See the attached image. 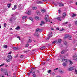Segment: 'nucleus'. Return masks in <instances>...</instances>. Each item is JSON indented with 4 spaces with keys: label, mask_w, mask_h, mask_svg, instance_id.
<instances>
[{
    "label": "nucleus",
    "mask_w": 77,
    "mask_h": 77,
    "mask_svg": "<svg viewBox=\"0 0 77 77\" xmlns=\"http://www.w3.org/2000/svg\"><path fill=\"white\" fill-rule=\"evenodd\" d=\"M29 44H27L25 45V47H28V46H29Z\"/></svg>",
    "instance_id": "nucleus-35"
},
{
    "label": "nucleus",
    "mask_w": 77,
    "mask_h": 77,
    "mask_svg": "<svg viewBox=\"0 0 77 77\" xmlns=\"http://www.w3.org/2000/svg\"><path fill=\"white\" fill-rule=\"evenodd\" d=\"M62 65L64 66H66V64L65 63H63Z\"/></svg>",
    "instance_id": "nucleus-25"
},
{
    "label": "nucleus",
    "mask_w": 77,
    "mask_h": 77,
    "mask_svg": "<svg viewBox=\"0 0 77 77\" xmlns=\"http://www.w3.org/2000/svg\"><path fill=\"white\" fill-rule=\"evenodd\" d=\"M68 26H69V27H71V24L70 23H69L68 24Z\"/></svg>",
    "instance_id": "nucleus-45"
},
{
    "label": "nucleus",
    "mask_w": 77,
    "mask_h": 77,
    "mask_svg": "<svg viewBox=\"0 0 77 77\" xmlns=\"http://www.w3.org/2000/svg\"><path fill=\"white\" fill-rule=\"evenodd\" d=\"M36 2L37 4H43L44 3L43 2L40 1H37Z\"/></svg>",
    "instance_id": "nucleus-8"
},
{
    "label": "nucleus",
    "mask_w": 77,
    "mask_h": 77,
    "mask_svg": "<svg viewBox=\"0 0 77 77\" xmlns=\"http://www.w3.org/2000/svg\"><path fill=\"white\" fill-rule=\"evenodd\" d=\"M2 13H4L6 11L5 10H4L3 11H2Z\"/></svg>",
    "instance_id": "nucleus-57"
},
{
    "label": "nucleus",
    "mask_w": 77,
    "mask_h": 77,
    "mask_svg": "<svg viewBox=\"0 0 77 77\" xmlns=\"http://www.w3.org/2000/svg\"><path fill=\"white\" fill-rule=\"evenodd\" d=\"M63 57H62V60L63 62H66V59L63 58Z\"/></svg>",
    "instance_id": "nucleus-16"
},
{
    "label": "nucleus",
    "mask_w": 77,
    "mask_h": 77,
    "mask_svg": "<svg viewBox=\"0 0 77 77\" xmlns=\"http://www.w3.org/2000/svg\"><path fill=\"white\" fill-rule=\"evenodd\" d=\"M74 69H75V67H71L70 68H69L68 69V70L69 71H72L73 70H74Z\"/></svg>",
    "instance_id": "nucleus-2"
},
{
    "label": "nucleus",
    "mask_w": 77,
    "mask_h": 77,
    "mask_svg": "<svg viewBox=\"0 0 77 77\" xmlns=\"http://www.w3.org/2000/svg\"><path fill=\"white\" fill-rule=\"evenodd\" d=\"M12 56L10 55V60H11L12 59Z\"/></svg>",
    "instance_id": "nucleus-47"
},
{
    "label": "nucleus",
    "mask_w": 77,
    "mask_h": 77,
    "mask_svg": "<svg viewBox=\"0 0 77 77\" xmlns=\"http://www.w3.org/2000/svg\"><path fill=\"white\" fill-rule=\"evenodd\" d=\"M27 18V16H23L22 17V19H25L26 18Z\"/></svg>",
    "instance_id": "nucleus-19"
},
{
    "label": "nucleus",
    "mask_w": 77,
    "mask_h": 77,
    "mask_svg": "<svg viewBox=\"0 0 77 77\" xmlns=\"http://www.w3.org/2000/svg\"><path fill=\"white\" fill-rule=\"evenodd\" d=\"M51 70H48V73H50V72H51Z\"/></svg>",
    "instance_id": "nucleus-37"
},
{
    "label": "nucleus",
    "mask_w": 77,
    "mask_h": 77,
    "mask_svg": "<svg viewBox=\"0 0 77 77\" xmlns=\"http://www.w3.org/2000/svg\"><path fill=\"white\" fill-rule=\"evenodd\" d=\"M7 7L8 8H10V4H8L7 5Z\"/></svg>",
    "instance_id": "nucleus-38"
},
{
    "label": "nucleus",
    "mask_w": 77,
    "mask_h": 77,
    "mask_svg": "<svg viewBox=\"0 0 77 77\" xmlns=\"http://www.w3.org/2000/svg\"><path fill=\"white\" fill-rule=\"evenodd\" d=\"M17 38H18L19 39V40L20 41V37L19 36H17Z\"/></svg>",
    "instance_id": "nucleus-55"
},
{
    "label": "nucleus",
    "mask_w": 77,
    "mask_h": 77,
    "mask_svg": "<svg viewBox=\"0 0 77 77\" xmlns=\"http://www.w3.org/2000/svg\"><path fill=\"white\" fill-rule=\"evenodd\" d=\"M7 57V58L6 59V61L7 62H10V55H8Z\"/></svg>",
    "instance_id": "nucleus-4"
},
{
    "label": "nucleus",
    "mask_w": 77,
    "mask_h": 77,
    "mask_svg": "<svg viewBox=\"0 0 77 77\" xmlns=\"http://www.w3.org/2000/svg\"><path fill=\"white\" fill-rule=\"evenodd\" d=\"M27 74L28 76H29L30 75V73H27Z\"/></svg>",
    "instance_id": "nucleus-60"
},
{
    "label": "nucleus",
    "mask_w": 77,
    "mask_h": 77,
    "mask_svg": "<svg viewBox=\"0 0 77 77\" xmlns=\"http://www.w3.org/2000/svg\"><path fill=\"white\" fill-rule=\"evenodd\" d=\"M59 72H60V73H63V72H62V70H59Z\"/></svg>",
    "instance_id": "nucleus-44"
},
{
    "label": "nucleus",
    "mask_w": 77,
    "mask_h": 77,
    "mask_svg": "<svg viewBox=\"0 0 77 77\" xmlns=\"http://www.w3.org/2000/svg\"><path fill=\"white\" fill-rule=\"evenodd\" d=\"M15 74H16L15 73H13V77H15Z\"/></svg>",
    "instance_id": "nucleus-52"
},
{
    "label": "nucleus",
    "mask_w": 77,
    "mask_h": 77,
    "mask_svg": "<svg viewBox=\"0 0 77 77\" xmlns=\"http://www.w3.org/2000/svg\"><path fill=\"white\" fill-rule=\"evenodd\" d=\"M37 9V7H32V9L33 10H36Z\"/></svg>",
    "instance_id": "nucleus-23"
},
{
    "label": "nucleus",
    "mask_w": 77,
    "mask_h": 77,
    "mask_svg": "<svg viewBox=\"0 0 77 77\" xmlns=\"http://www.w3.org/2000/svg\"><path fill=\"white\" fill-rule=\"evenodd\" d=\"M32 74H35V72H33L32 73Z\"/></svg>",
    "instance_id": "nucleus-54"
},
{
    "label": "nucleus",
    "mask_w": 77,
    "mask_h": 77,
    "mask_svg": "<svg viewBox=\"0 0 77 77\" xmlns=\"http://www.w3.org/2000/svg\"><path fill=\"white\" fill-rule=\"evenodd\" d=\"M4 47L5 48H7V47H8V46L5 45L4 46Z\"/></svg>",
    "instance_id": "nucleus-56"
},
{
    "label": "nucleus",
    "mask_w": 77,
    "mask_h": 77,
    "mask_svg": "<svg viewBox=\"0 0 77 77\" xmlns=\"http://www.w3.org/2000/svg\"><path fill=\"white\" fill-rule=\"evenodd\" d=\"M69 62L70 65H72L73 63L71 61L69 60Z\"/></svg>",
    "instance_id": "nucleus-18"
},
{
    "label": "nucleus",
    "mask_w": 77,
    "mask_h": 77,
    "mask_svg": "<svg viewBox=\"0 0 77 77\" xmlns=\"http://www.w3.org/2000/svg\"><path fill=\"white\" fill-rule=\"evenodd\" d=\"M63 18H65V17H57V19L60 21H61V20H62V19H63Z\"/></svg>",
    "instance_id": "nucleus-3"
},
{
    "label": "nucleus",
    "mask_w": 77,
    "mask_h": 77,
    "mask_svg": "<svg viewBox=\"0 0 77 77\" xmlns=\"http://www.w3.org/2000/svg\"><path fill=\"white\" fill-rule=\"evenodd\" d=\"M68 37H69V35L68 34L65 35V38H68Z\"/></svg>",
    "instance_id": "nucleus-24"
},
{
    "label": "nucleus",
    "mask_w": 77,
    "mask_h": 77,
    "mask_svg": "<svg viewBox=\"0 0 77 77\" xmlns=\"http://www.w3.org/2000/svg\"><path fill=\"white\" fill-rule=\"evenodd\" d=\"M4 26L5 27H6V26H7V24L6 23H4Z\"/></svg>",
    "instance_id": "nucleus-29"
},
{
    "label": "nucleus",
    "mask_w": 77,
    "mask_h": 77,
    "mask_svg": "<svg viewBox=\"0 0 77 77\" xmlns=\"http://www.w3.org/2000/svg\"><path fill=\"white\" fill-rule=\"evenodd\" d=\"M35 19L36 20H41V18L38 17V16H36L35 17Z\"/></svg>",
    "instance_id": "nucleus-7"
},
{
    "label": "nucleus",
    "mask_w": 77,
    "mask_h": 77,
    "mask_svg": "<svg viewBox=\"0 0 77 77\" xmlns=\"http://www.w3.org/2000/svg\"><path fill=\"white\" fill-rule=\"evenodd\" d=\"M27 14L28 15H30L31 14V11H29L28 13H27Z\"/></svg>",
    "instance_id": "nucleus-17"
},
{
    "label": "nucleus",
    "mask_w": 77,
    "mask_h": 77,
    "mask_svg": "<svg viewBox=\"0 0 77 77\" xmlns=\"http://www.w3.org/2000/svg\"><path fill=\"white\" fill-rule=\"evenodd\" d=\"M63 29L62 28L61 29H60V32H61L62 31H63Z\"/></svg>",
    "instance_id": "nucleus-50"
},
{
    "label": "nucleus",
    "mask_w": 77,
    "mask_h": 77,
    "mask_svg": "<svg viewBox=\"0 0 77 77\" xmlns=\"http://www.w3.org/2000/svg\"><path fill=\"white\" fill-rule=\"evenodd\" d=\"M65 50H63L61 51V53L62 54H65Z\"/></svg>",
    "instance_id": "nucleus-9"
},
{
    "label": "nucleus",
    "mask_w": 77,
    "mask_h": 77,
    "mask_svg": "<svg viewBox=\"0 0 77 77\" xmlns=\"http://www.w3.org/2000/svg\"><path fill=\"white\" fill-rule=\"evenodd\" d=\"M34 36H39V34L38 33H35L34 34Z\"/></svg>",
    "instance_id": "nucleus-20"
},
{
    "label": "nucleus",
    "mask_w": 77,
    "mask_h": 77,
    "mask_svg": "<svg viewBox=\"0 0 77 77\" xmlns=\"http://www.w3.org/2000/svg\"><path fill=\"white\" fill-rule=\"evenodd\" d=\"M16 30H18L20 29V28L19 26H17L16 28H15Z\"/></svg>",
    "instance_id": "nucleus-28"
},
{
    "label": "nucleus",
    "mask_w": 77,
    "mask_h": 77,
    "mask_svg": "<svg viewBox=\"0 0 77 77\" xmlns=\"http://www.w3.org/2000/svg\"><path fill=\"white\" fill-rule=\"evenodd\" d=\"M42 1H43V2H47V0H42Z\"/></svg>",
    "instance_id": "nucleus-61"
},
{
    "label": "nucleus",
    "mask_w": 77,
    "mask_h": 77,
    "mask_svg": "<svg viewBox=\"0 0 77 77\" xmlns=\"http://www.w3.org/2000/svg\"><path fill=\"white\" fill-rule=\"evenodd\" d=\"M36 13L37 14V15H39V11H36Z\"/></svg>",
    "instance_id": "nucleus-31"
},
{
    "label": "nucleus",
    "mask_w": 77,
    "mask_h": 77,
    "mask_svg": "<svg viewBox=\"0 0 77 77\" xmlns=\"http://www.w3.org/2000/svg\"><path fill=\"white\" fill-rule=\"evenodd\" d=\"M56 29L57 30H59V28H56Z\"/></svg>",
    "instance_id": "nucleus-64"
},
{
    "label": "nucleus",
    "mask_w": 77,
    "mask_h": 77,
    "mask_svg": "<svg viewBox=\"0 0 77 77\" xmlns=\"http://www.w3.org/2000/svg\"><path fill=\"white\" fill-rule=\"evenodd\" d=\"M4 65V64H2L1 65H0V67H1V66H3Z\"/></svg>",
    "instance_id": "nucleus-49"
},
{
    "label": "nucleus",
    "mask_w": 77,
    "mask_h": 77,
    "mask_svg": "<svg viewBox=\"0 0 77 77\" xmlns=\"http://www.w3.org/2000/svg\"><path fill=\"white\" fill-rule=\"evenodd\" d=\"M45 46H43L41 47L40 48L41 50H44V49H45Z\"/></svg>",
    "instance_id": "nucleus-27"
},
{
    "label": "nucleus",
    "mask_w": 77,
    "mask_h": 77,
    "mask_svg": "<svg viewBox=\"0 0 77 77\" xmlns=\"http://www.w3.org/2000/svg\"><path fill=\"white\" fill-rule=\"evenodd\" d=\"M29 19L30 20H31V21H33V20L32 17H30L29 18Z\"/></svg>",
    "instance_id": "nucleus-30"
},
{
    "label": "nucleus",
    "mask_w": 77,
    "mask_h": 77,
    "mask_svg": "<svg viewBox=\"0 0 77 77\" xmlns=\"http://www.w3.org/2000/svg\"><path fill=\"white\" fill-rule=\"evenodd\" d=\"M30 39H31V37H29V40L28 41V42H32V40Z\"/></svg>",
    "instance_id": "nucleus-14"
},
{
    "label": "nucleus",
    "mask_w": 77,
    "mask_h": 77,
    "mask_svg": "<svg viewBox=\"0 0 77 77\" xmlns=\"http://www.w3.org/2000/svg\"><path fill=\"white\" fill-rule=\"evenodd\" d=\"M39 28H38L36 29V30L35 31V32H38V33H39Z\"/></svg>",
    "instance_id": "nucleus-26"
},
{
    "label": "nucleus",
    "mask_w": 77,
    "mask_h": 77,
    "mask_svg": "<svg viewBox=\"0 0 77 77\" xmlns=\"http://www.w3.org/2000/svg\"><path fill=\"white\" fill-rule=\"evenodd\" d=\"M36 74H35L32 75L33 77H36Z\"/></svg>",
    "instance_id": "nucleus-40"
},
{
    "label": "nucleus",
    "mask_w": 77,
    "mask_h": 77,
    "mask_svg": "<svg viewBox=\"0 0 77 77\" xmlns=\"http://www.w3.org/2000/svg\"><path fill=\"white\" fill-rule=\"evenodd\" d=\"M63 29L62 28L61 29H60V32H61L62 31H63Z\"/></svg>",
    "instance_id": "nucleus-51"
},
{
    "label": "nucleus",
    "mask_w": 77,
    "mask_h": 77,
    "mask_svg": "<svg viewBox=\"0 0 77 77\" xmlns=\"http://www.w3.org/2000/svg\"><path fill=\"white\" fill-rule=\"evenodd\" d=\"M69 59H66V62H69Z\"/></svg>",
    "instance_id": "nucleus-39"
},
{
    "label": "nucleus",
    "mask_w": 77,
    "mask_h": 77,
    "mask_svg": "<svg viewBox=\"0 0 77 77\" xmlns=\"http://www.w3.org/2000/svg\"><path fill=\"white\" fill-rule=\"evenodd\" d=\"M56 41H54L52 42V44H55V43H56Z\"/></svg>",
    "instance_id": "nucleus-43"
},
{
    "label": "nucleus",
    "mask_w": 77,
    "mask_h": 77,
    "mask_svg": "<svg viewBox=\"0 0 77 77\" xmlns=\"http://www.w3.org/2000/svg\"><path fill=\"white\" fill-rule=\"evenodd\" d=\"M60 47H63V45H60Z\"/></svg>",
    "instance_id": "nucleus-63"
},
{
    "label": "nucleus",
    "mask_w": 77,
    "mask_h": 77,
    "mask_svg": "<svg viewBox=\"0 0 77 77\" xmlns=\"http://www.w3.org/2000/svg\"><path fill=\"white\" fill-rule=\"evenodd\" d=\"M57 69H58V68H56V69H54V71H55L56 70H57Z\"/></svg>",
    "instance_id": "nucleus-53"
},
{
    "label": "nucleus",
    "mask_w": 77,
    "mask_h": 77,
    "mask_svg": "<svg viewBox=\"0 0 77 77\" xmlns=\"http://www.w3.org/2000/svg\"><path fill=\"white\" fill-rule=\"evenodd\" d=\"M60 12H61V11H60V10H58V13H59V14H60Z\"/></svg>",
    "instance_id": "nucleus-48"
},
{
    "label": "nucleus",
    "mask_w": 77,
    "mask_h": 77,
    "mask_svg": "<svg viewBox=\"0 0 77 77\" xmlns=\"http://www.w3.org/2000/svg\"><path fill=\"white\" fill-rule=\"evenodd\" d=\"M44 24V22L43 21H41V23L40 24V26H42V24Z\"/></svg>",
    "instance_id": "nucleus-21"
},
{
    "label": "nucleus",
    "mask_w": 77,
    "mask_h": 77,
    "mask_svg": "<svg viewBox=\"0 0 77 77\" xmlns=\"http://www.w3.org/2000/svg\"><path fill=\"white\" fill-rule=\"evenodd\" d=\"M64 43L65 45H66V44H67V42L66 41H65L64 42Z\"/></svg>",
    "instance_id": "nucleus-41"
},
{
    "label": "nucleus",
    "mask_w": 77,
    "mask_h": 77,
    "mask_svg": "<svg viewBox=\"0 0 77 77\" xmlns=\"http://www.w3.org/2000/svg\"><path fill=\"white\" fill-rule=\"evenodd\" d=\"M15 20V17H11L10 19V22H13Z\"/></svg>",
    "instance_id": "nucleus-1"
},
{
    "label": "nucleus",
    "mask_w": 77,
    "mask_h": 77,
    "mask_svg": "<svg viewBox=\"0 0 77 77\" xmlns=\"http://www.w3.org/2000/svg\"><path fill=\"white\" fill-rule=\"evenodd\" d=\"M58 42H59V43H60V42H61V39H58Z\"/></svg>",
    "instance_id": "nucleus-36"
},
{
    "label": "nucleus",
    "mask_w": 77,
    "mask_h": 77,
    "mask_svg": "<svg viewBox=\"0 0 77 77\" xmlns=\"http://www.w3.org/2000/svg\"><path fill=\"white\" fill-rule=\"evenodd\" d=\"M13 49H14V50H18V47H13Z\"/></svg>",
    "instance_id": "nucleus-13"
},
{
    "label": "nucleus",
    "mask_w": 77,
    "mask_h": 77,
    "mask_svg": "<svg viewBox=\"0 0 77 77\" xmlns=\"http://www.w3.org/2000/svg\"><path fill=\"white\" fill-rule=\"evenodd\" d=\"M45 20L47 21L48 20V15H46L45 17Z\"/></svg>",
    "instance_id": "nucleus-5"
},
{
    "label": "nucleus",
    "mask_w": 77,
    "mask_h": 77,
    "mask_svg": "<svg viewBox=\"0 0 77 77\" xmlns=\"http://www.w3.org/2000/svg\"><path fill=\"white\" fill-rule=\"evenodd\" d=\"M75 71L76 73H75V74H77V70H76V69H75Z\"/></svg>",
    "instance_id": "nucleus-42"
},
{
    "label": "nucleus",
    "mask_w": 77,
    "mask_h": 77,
    "mask_svg": "<svg viewBox=\"0 0 77 77\" xmlns=\"http://www.w3.org/2000/svg\"><path fill=\"white\" fill-rule=\"evenodd\" d=\"M69 40H71L72 39V37L71 36L69 37Z\"/></svg>",
    "instance_id": "nucleus-32"
},
{
    "label": "nucleus",
    "mask_w": 77,
    "mask_h": 77,
    "mask_svg": "<svg viewBox=\"0 0 77 77\" xmlns=\"http://www.w3.org/2000/svg\"><path fill=\"white\" fill-rule=\"evenodd\" d=\"M17 9V5H15L14 6V8L12 9V10H15Z\"/></svg>",
    "instance_id": "nucleus-11"
},
{
    "label": "nucleus",
    "mask_w": 77,
    "mask_h": 77,
    "mask_svg": "<svg viewBox=\"0 0 77 77\" xmlns=\"http://www.w3.org/2000/svg\"><path fill=\"white\" fill-rule=\"evenodd\" d=\"M52 35H53L52 34V32H51V34H50L49 35H48V37L47 38V39H48V40L49 39H50V37H52Z\"/></svg>",
    "instance_id": "nucleus-6"
},
{
    "label": "nucleus",
    "mask_w": 77,
    "mask_h": 77,
    "mask_svg": "<svg viewBox=\"0 0 77 77\" xmlns=\"http://www.w3.org/2000/svg\"><path fill=\"white\" fill-rule=\"evenodd\" d=\"M22 6H23V5H20L19 6V7L20 8V9H23V8H21V7Z\"/></svg>",
    "instance_id": "nucleus-12"
},
{
    "label": "nucleus",
    "mask_w": 77,
    "mask_h": 77,
    "mask_svg": "<svg viewBox=\"0 0 77 77\" xmlns=\"http://www.w3.org/2000/svg\"><path fill=\"white\" fill-rule=\"evenodd\" d=\"M66 13H64L63 14V17H65L66 16Z\"/></svg>",
    "instance_id": "nucleus-15"
},
{
    "label": "nucleus",
    "mask_w": 77,
    "mask_h": 77,
    "mask_svg": "<svg viewBox=\"0 0 77 77\" xmlns=\"http://www.w3.org/2000/svg\"><path fill=\"white\" fill-rule=\"evenodd\" d=\"M75 24L76 25L77 24V21H76L75 23Z\"/></svg>",
    "instance_id": "nucleus-62"
},
{
    "label": "nucleus",
    "mask_w": 77,
    "mask_h": 77,
    "mask_svg": "<svg viewBox=\"0 0 77 77\" xmlns=\"http://www.w3.org/2000/svg\"><path fill=\"white\" fill-rule=\"evenodd\" d=\"M4 73L5 74V75H8V72H4Z\"/></svg>",
    "instance_id": "nucleus-33"
},
{
    "label": "nucleus",
    "mask_w": 77,
    "mask_h": 77,
    "mask_svg": "<svg viewBox=\"0 0 77 77\" xmlns=\"http://www.w3.org/2000/svg\"><path fill=\"white\" fill-rule=\"evenodd\" d=\"M23 55H21V56H20V58H23Z\"/></svg>",
    "instance_id": "nucleus-58"
},
{
    "label": "nucleus",
    "mask_w": 77,
    "mask_h": 77,
    "mask_svg": "<svg viewBox=\"0 0 77 77\" xmlns=\"http://www.w3.org/2000/svg\"><path fill=\"white\" fill-rule=\"evenodd\" d=\"M37 72L38 73H40V72H39V70H37Z\"/></svg>",
    "instance_id": "nucleus-59"
},
{
    "label": "nucleus",
    "mask_w": 77,
    "mask_h": 77,
    "mask_svg": "<svg viewBox=\"0 0 77 77\" xmlns=\"http://www.w3.org/2000/svg\"><path fill=\"white\" fill-rule=\"evenodd\" d=\"M42 32V30L41 29H39V31H38V33L39 32Z\"/></svg>",
    "instance_id": "nucleus-46"
},
{
    "label": "nucleus",
    "mask_w": 77,
    "mask_h": 77,
    "mask_svg": "<svg viewBox=\"0 0 77 77\" xmlns=\"http://www.w3.org/2000/svg\"><path fill=\"white\" fill-rule=\"evenodd\" d=\"M75 16H76L75 14H73L72 16V17H75Z\"/></svg>",
    "instance_id": "nucleus-34"
},
{
    "label": "nucleus",
    "mask_w": 77,
    "mask_h": 77,
    "mask_svg": "<svg viewBox=\"0 0 77 77\" xmlns=\"http://www.w3.org/2000/svg\"><path fill=\"white\" fill-rule=\"evenodd\" d=\"M41 12L43 13H44V12H46V10H45L44 9H42L41 10Z\"/></svg>",
    "instance_id": "nucleus-10"
},
{
    "label": "nucleus",
    "mask_w": 77,
    "mask_h": 77,
    "mask_svg": "<svg viewBox=\"0 0 77 77\" xmlns=\"http://www.w3.org/2000/svg\"><path fill=\"white\" fill-rule=\"evenodd\" d=\"M59 4V6L60 7L62 6H64L63 4H62L61 3H60Z\"/></svg>",
    "instance_id": "nucleus-22"
}]
</instances>
